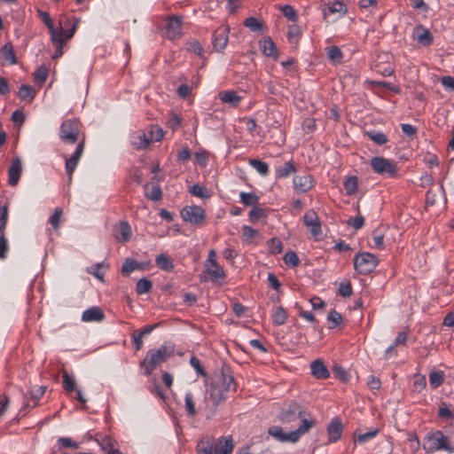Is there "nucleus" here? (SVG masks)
Segmentation results:
<instances>
[{"label":"nucleus","instance_id":"26","mask_svg":"<svg viewBox=\"0 0 454 454\" xmlns=\"http://www.w3.org/2000/svg\"><path fill=\"white\" fill-rule=\"evenodd\" d=\"M215 439L210 436L202 438L197 444L198 454H214Z\"/></svg>","mask_w":454,"mask_h":454},{"label":"nucleus","instance_id":"5","mask_svg":"<svg viewBox=\"0 0 454 454\" xmlns=\"http://www.w3.org/2000/svg\"><path fill=\"white\" fill-rule=\"evenodd\" d=\"M370 165L373 172L382 176L395 178L398 175L397 163L389 159L375 156L372 158Z\"/></svg>","mask_w":454,"mask_h":454},{"label":"nucleus","instance_id":"50","mask_svg":"<svg viewBox=\"0 0 454 454\" xmlns=\"http://www.w3.org/2000/svg\"><path fill=\"white\" fill-rule=\"evenodd\" d=\"M18 95H19L20 98H21V99H27V98L33 99L35 98V91L33 89V87L27 85V84H22L20 87Z\"/></svg>","mask_w":454,"mask_h":454},{"label":"nucleus","instance_id":"57","mask_svg":"<svg viewBox=\"0 0 454 454\" xmlns=\"http://www.w3.org/2000/svg\"><path fill=\"white\" fill-rule=\"evenodd\" d=\"M187 50L195 53L198 56L203 55V47L202 45L196 40H191L187 42Z\"/></svg>","mask_w":454,"mask_h":454},{"label":"nucleus","instance_id":"19","mask_svg":"<svg viewBox=\"0 0 454 454\" xmlns=\"http://www.w3.org/2000/svg\"><path fill=\"white\" fill-rule=\"evenodd\" d=\"M259 46L262 53L266 57L277 59L279 56L278 48L272 39L269 36L263 37L259 41Z\"/></svg>","mask_w":454,"mask_h":454},{"label":"nucleus","instance_id":"47","mask_svg":"<svg viewBox=\"0 0 454 454\" xmlns=\"http://www.w3.org/2000/svg\"><path fill=\"white\" fill-rule=\"evenodd\" d=\"M301 35V31L299 26L291 25L288 27L287 38L291 43H297Z\"/></svg>","mask_w":454,"mask_h":454},{"label":"nucleus","instance_id":"59","mask_svg":"<svg viewBox=\"0 0 454 454\" xmlns=\"http://www.w3.org/2000/svg\"><path fill=\"white\" fill-rule=\"evenodd\" d=\"M190 364L192 367L196 371V372L200 376H206L207 372L203 366L200 364V361L199 358H197L195 356H192L190 358Z\"/></svg>","mask_w":454,"mask_h":454},{"label":"nucleus","instance_id":"24","mask_svg":"<svg viewBox=\"0 0 454 454\" xmlns=\"http://www.w3.org/2000/svg\"><path fill=\"white\" fill-rule=\"evenodd\" d=\"M311 374L317 380H325L330 376V372L320 359H317L310 364Z\"/></svg>","mask_w":454,"mask_h":454},{"label":"nucleus","instance_id":"4","mask_svg":"<svg viewBox=\"0 0 454 454\" xmlns=\"http://www.w3.org/2000/svg\"><path fill=\"white\" fill-rule=\"evenodd\" d=\"M315 425L316 421L313 419H304L302 424L294 431L285 433L281 427L272 426L269 427L268 434L281 442H296L301 435L309 432Z\"/></svg>","mask_w":454,"mask_h":454},{"label":"nucleus","instance_id":"25","mask_svg":"<svg viewBox=\"0 0 454 454\" xmlns=\"http://www.w3.org/2000/svg\"><path fill=\"white\" fill-rule=\"evenodd\" d=\"M77 27V21L74 20V18H68L67 16H63L59 20V27L58 29V35L59 37H64V35L67 33V31H70L74 29V34L75 33Z\"/></svg>","mask_w":454,"mask_h":454},{"label":"nucleus","instance_id":"36","mask_svg":"<svg viewBox=\"0 0 454 454\" xmlns=\"http://www.w3.org/2000/svg\"><path fill=\"white\" fill-rule=\"evenodd\" d=\"M244 26L252 32L263 31L266 28L265 25L254 17L247 18L244 21Z\"/></svg>","mask_w":454,"mask_h":454},{"label":"nucleus","instance_id":"15","mask_svg":"<svg viewBox=\"0 0 454 454\" xmlns=\"http://www.w3.org/2000/svg\"><path fill=\"white\" fill-rule=\"evenodd\" d=\"M22 173V163L20 158L12 160L11 166L8 168V184L11 186H15L20 181Z\"/></svg>","mask_w":454,"mask_h":454},{"label":"nucleus","instance_id":"52","mask_svg":"<svg viewBox=\"0 0 454 454\" xmlns=\"http://www.w3.org/2000/svg\"><path fill=\"white\" fill-rule=\"evenodd\" d=\"M427 387V380L426 377L421 374H416L414 375V380H413V391L420 393L422 390H424Z\"/></svg>","mask_w":454,"mask_h":454},{"label":"nucleus","instance_id":"13","mask_svg":"<svg viewBox=\"0 0 454 454\" xmlns=\"http://www.w3.org/2000/svg\"><path fill=\"white\" fill-rule=\"evenodd\" d=\"M229 40L228 27H220L213 34V46L217 51H223Z\"/></svg>","mask_w":454,"mask_h":454},{"label":"nucleus","instance_id":"7","mask_svg":"<svg viewBox=\"0 0 454 454\" xmlns=\"http://www.w3.org/2000/svg\"><path fill=\"white\" fill-rule=\"evenodd\" d=\"M308 419L306 417L305 411L295 402L290 403L286 408L282 410L279 415V419L284 424L292 423L297 419H300L301 424H302V419Z\"/></svg>","mask_w":454,"mask_h":454},{"label":"nucleus","instance_id":"1","mask_svg":"<svg viewBox=\"0 0 454 454\" xmlns=\"http://www.w3.org/2000/svg\"><path fill=\"white\" fill-rule=\"evenodd\" d=\"M59 135L61 142L64 144L74 145L77 143L74 153L66 159L65 163L66 172L69 181H71L73 173L78 165L85 146L84 139L79 140L80 121L75 118L65 120L60 125Z\"/></svg>","mask_w":454,"mask_h":454},{"label":"nucleus","instance_id":"62","mask_svg":"<svg viewBox=\"0 0 454 454\" xmlns=\"http://www.w3.org/2000/svg\"><path fill=\"white\" fill-rule=\"evenodd\" d=\"M182 123V118L174 113H171L169 119L168 120V126L172 129H177Z\"/></svg>","mask_w":454,"mask_h":454},{"label":"nucleus","instance_id":"49","mask_svg":"<svg viewBox=\"0 0 454 454\" xmlns=\"http://www.w3.org/2000/svg\"><path fill=\"white\" fill-rule=\"evenodd\" d=\"M327 320L330 324L329 328L333 329L340 325L342 322V316L335 309H332L328 314Z\"/></svg>","mask_w":454,"mask_h":454},{"label":"nucleus","instance_id":"11","mask_svg":"<svg viewBox=\"0 0 454 454\" xmlns=\"http://www.w3.org/2000/svg\"><path fill=\"white\" fill-rule=\"evenodd\" d=\"M293 184L296 192L306 193L314 187L315 181L311 175L306 174L303 176H294L293 179Z\"/></svg>","mask_w":454,"mask_h":454},{"label":"nucleus","instance_id":"60","mask_svg":"<svg viewBox=\"0 0 454 454\" xmlns=\"http://www.w3.org/2000/svg\"><path fill=\"white\" fill-rule=\"evenodd\" d=\"M61 215H62V209L59 207H56L54 210V213L49 218V223L54 229H58L59 227Z\"/></svg>","mask_w":454,"mask_h":454},{"label":"nucleus","instance_id":"6","mask_svg":"<svg viewBox=\"0 0 454 454\" xmlns=\"http://www.w3.org/2000/svg\"><path fill=\"white\" fill-rule=\"evenodd\" d=\"M379 264L377 257L368 252L358 254L354 258L355 270L361 275L372 272Z\"/></svg>","mask_w":454,"mask_h":454},{"label":"nucleus","instance_id":"8","mask_svg":"<svg viewBox=\"0 0 454 454\" xmlns=\"http://www.w3.org/2000/svg\"><path fill=\"white\" fill-rule=\"evenodd\" d=\"M181 216L185 222L200 224L205 219V211L199 206L185 207L181 211Z\"/></svg>","mask_w":454,"mask_h":454},{"label":"nucleus","instance_id":"37","mask_svg":"<svg viewBox=\"0 0 454 454\" xmlns=\"http://www.w3.org/2000/svg\"><path fill=\"white\" fill-rule=\"evenodd\" d=\"M287 313L282 307H277L272 314V323L274 325H282L286 322Z\"/></svg>","mask_w":454,"mask_h":454},{"label":"nucleus","instance_id":"9","mask_svg":"<svg viewBox=\"0 0 454 454\" xmlns=\"http://www.w3.org/2000/svg\"><path fill=\"white\" fill-rule=\"evenodd\" d=\"M164 29L166 38L169 40L179 38L182 35V19L176 16H169Z\"/></svg>","mask_w":454,"mask_h":454},{"label":"nucleus","instance_id":"55","mask_svg":"<svg viewBox=\"0 0 454 454\" xmlns=\"http://www.w3.org/2000/svg\"><path fill=\"white\" fill-rule=\"evenodd\" d=\"M58 444H59L60 449L71 448V449L76 450V449L79 448V443L74 442V440H72L69 437H60V438H59Z\"/></svg>","mask_w":454,"mask_h":454},{"label":"nucleus","instance_id":"58","mask_svg":"<svg viewBox=\"0 0 454 454\" xmlns=\"http://www.w3.org/2000/svg\"><path fill=\"white\" fill-rule=\"evenodd\" d=\"M438 417L443 420H450L454 418L453 412L448 408V406L443 403L439 408Z\"/></svg>","mask_w":454,"mask_h":454},{"label":"nucleus","instance_id":"32","mask_svg":"<svg viewBox=\"0 0 454 454\" xmlns=\"http://www.w3.org/2000/svg\"><path fill=\"white\" fill-rule=\"evenodd\" d=\"M98 442L101 450H104L106 454L112 453L113 451L119 449L117 447V442L108 436L103 437L101 440H98Z\"/></svg>","mask_w":454,"mask_h":454},{"label":"nucleus","instance_id":"35","mask_svg":"<svg viewBox=\"0 0 454 454\" xmlns=\"http://www.w3.org/2000/svg\"><path fill=\"white\" fill-rule=\"evenodd\" d=\"M37 14L47 27L51 37H53L54 35H58V29L54 27L52 19L51 18L50 14L41 10H38Z\"/></svg>","mask_w":454,"mask_h":454},{"label":"nucleus","instance_id":"54","mask_svg":"<svg viewBox=\"0 0 454 454\" xmlns=\"http://www.w3.org/2000/svg\"><path fill=\"white\" fill-rule=\"evenodd\" d=\"M190 192L193 196H196V197L200 198V199H207L210 196L208 192L207 191V189L202 187V186H200L198 184H193L192 186L190 187Z\"/></svg>","mask_w":454,"mask_h":454},{"label":"nucleus","instance_id":"43","mask_svg":"<svg viewBox=\"0 0 454 454\" xmlns=\"http://www.w3.org/2000/svg\"><path fill=\"white\" fill-rule=\"evenodd\" d=\"M220 385L225 392L236 391V382L231 375L223 373L222 382Z\"/></svg>","mask_w":454,"mask_h":454},{"label":"nucleus","instance_id":"22","mask_svg":"<svg viewBox=\"0 0 454 454\" xmlns=\"http://www.w3.org/2000/svg\"><path fill=\"white\" fill-rule=\"evenodd\" d=\"M413 36L419 43L423 46H429L433 43V35L431 32L422 25L416 26L413 30Z\"/></svg>","mask_w":454,"mask_h":454},{"label":"nucleus","instance_id":"27","mask_svg":"<svg viewBox=\"0 0 454 454\" xmlns=\"http://www.w3.org/2000/svg\"><path fill=\"white\" fill-rule=\"evenodd\" d=\"M219 98L222 102L229 104L231 106L236 107L241 101L242 97L238 95L234 90H224L219 93Z\"/></svg>","mask_w":454,"mask_h":454},{"label":"nucleus","instance_id":"46","mask_svg":"<svg viewBox=\"0 0 454 454\" xmlns=\"http://www.w3.org/2000/svg\"><path fill=\"white\" fill-rule=\"evenodd\" d=\"M149 185L146 184L145 185V197L150 199L151 200L157 201L160 200L162 197V192L159 185H153L150 192H147Z\"/></svg>","mask_w":454,"mask_h":454},{"label":"nucleus","instance_id":"51","mask_svg":"<svg viewBox=\"0 0 454 454\" xmlns=\"http://www.w3.org/2000/svg\"><path fill=\"white\" fill-rule=\"evenodd\" d=\"M283 250V244L278 238H272L269 240V252L271 254H281Z\"/></svg>","mask_w":454,"mask_h":454},{"label":"nucleus","instance_id":"48","mask_svg":"<svg viewBox=\"0 0 454 454\" xmlns=\"http://www.w3.org/2000/svg\"><path fill=\"white\" fill-rule=\"evenodd\" d=\"M367 137L379 145H385L387 143V137L382 132L368 131L366 132Z\"/></svg>","mask_w":454,"mask_h":454},{"label":"nucleus","instance_id":"30","mask_svg":"<svg viewBox=\"0 0 454 454\" xmlns=\"http://www.w3.org/2000/svg\"><path fill=\"white\" fill-rule=\"evenodd\" d=\"M0 52H1V55H2V58L8 61L10 64H16L17 63V59H16V54H15V51L13 50V46H12V43L8 42L6 43L0 50Z\"/></svg>","mask_w":454,"mask_h":454},{"label":"nucleus","instance_id":"10","mask_svg":"<svg viewBox=\"0 0 454 454\" xmlns=\"http://www.w3.org/2000/svg\"><path fill=\"white\" fill-rule=\"evenodd\" d=\"M303 223L305 226L309 229L310 233L315 238H317L322 234L321 223L317 213L313 209L305 213L303 216Z\"/></svg>","mask_w":454,"mask_h":454},{"label":"nucleus","instance_id":"23","mask_svg":"<svg viewBox=\"0 0 454 454\" xmlns=\"http://www.w3.org/2000/svg\"><path fill=\"white\" fill-rule=\"evenodd\" d=\"M105 319V314L100 307L94 306L84 310L82 315L83 322H101Z\"/></svg>","mask_w":454,"mask_h":454},{"label":"nucleus","instance_id":"29","mask_svg":"<svg viewBox=\"0 0 454 454\" xmlns=\"http://www.w3.org/2000/svg\"><path fill=\"white\" fill-rule=\"evenodd\" d=\"M157 267L164 271L170 272L174 269L173 260L165 254H160L155 258Z\"/></svg>","mask_w":454,"mask_h":454},{"label":"nucleus","instance_id":"44","mask_svg":"<svg viewBox=\"0 0 454 454\" xmlns=\"http://www.w3.org/2000/svg\"><path fill=\"white\" fill-rule=\"evenodd\" d=\"M327 57L330 60L335 63H340L342 60V52L338 46H330L326 48Z\"/></svg>","mask_w":454,"mask_h":454},{"label":"nucleus","instance_id":"31","mask_svg":"<svg viewBox=\"0 0 454 454\" xmlns=\"http://www.w3.org/2000/svg\"><path fill=\"white\" fill-rule=\"evenodd\" d=\"M296 172V168L294 163L290 160L284 163L283 166H280L276 170V177L277 178H286L289 176L291 174Z\"/></svg>","mask_w":454,"mask_h":454},{"label":"nucleus","instance_id":"21","mask_svg":"<svg viewBox=\"0 0 454 454\" xmlns=\"http://www.w3.org/2000/svg\"><path fill=\"white\" fill-rule=\"evenodd\" d=\"M74 36V29L67 31V33L64 35V37H59V35H56L53 37H51V43L55 46V53L52 56L53 59H59L63 55V46L66 42L70 40Z\"/></svg>","mask_w":454,"mask_h":454},{"label":"nucleus","instance_id":"2","mask_svg":"<svg viewBox=\"0 0 454 454\" xmlns=\"http://www.w3.org/2000/svg\"><path fill=\"white\" fill-rule=\"evenodd\" d=\"M174 356V348L161 345L157 349H149L145 357L140 362L139 365L143 370V374L150 376L156 367L166 362Z\"/></svg>","mask_w":454,"mask_h":454},{"label":"nucleus","instance_id":"61","mask_svg":"<svg viewBox=\"0 0 454 454\" xmlns=\"http://www.w3.org/2000/svg\"><path fill=\"white\" fill-rule=\"evenodd\" d=\"M34 75L36 82L43 83L48 77V68L45 66H41L37 68Z\"/></svg>","mask_w":454,"mask_h":454},{"label":"nucleus","instance_id":"53","mask_svg":"<svg viewBox=\"0 0 454 454\" xmlns=\"http://www.w3.org/2000/svg\"><path fill=\"white\" fill-rule=\"evenodd\" d=\"M285 263L290 267H297L300 263V259L296 253L294 251H288L285 254L283 258Z\"/></svg>","mask_w":454,"mask_h":454},{"label":"nucleus","instance_id":"12","mask_svg":"<svg viewBox=\"0 0 454 454\" xmlns=\"http://www.w3.org/2000/svg\"><path fill=\"white\" fill-rule=\"evenodd\" d=\"M113 235L118 242L126 243L129 241L132 235L129 223L127 221H121L115 224L113 229Z\"/></svg>","mask_w":454,"mask_h":454},{"label":"nucleus","instance_id":"42","mask_svg":"<svg viewBox=\"0 0 454 454\" xmlns=\"http://www.w3.org/2000/svg\"><path fill=\"white\" fill-rule=\"evenodd\" d=\"M358 178L356 176H348L343 183L344 189L348 195L354 194L357 190Z\"/></svg>","mask_w":454,"mask_h":454},{"label":"nucleus","instance_id":"39","mask_svg":"<svg viewBox=\"0 0 454 454\" xmlns=\"http://www.w3.org/2000/svg\"><path fill=\"white\" fill-rule=\"evenodd\" d=\"M444 381V372L442 371H434L429 373V384L434 389L439 387Z\"/></svg>","mask_w":454,"mask_h":454},{"label":"nucleus","instance_id":"38","mask_svg":"<svg viewBox=\"0 0 454 454\" xmlns=\"http://www.w3.org/2000/svg\"><path fill=\"white\" fill-rule=\"evenodd\" d=\"M249 165L251 167H253L254 169H256V171L263 176H266L269 175V166L266 162L259 160V159H250L249 160Z\"/></svg>","mask_w":454,"mask_h":454},{"label":"nucleus","instance_id":"33","mask_svg":"<svg viewBox=\"0 0 454 454\" xmlns=\"http://www.w3.org/2000/svg\"><path fill=\"white\" fill-rule=\"evenodd\" d=\"M207 273L210 276L213 281H218L225 278V273L222 266L218 262H214L207 269Z\"/></svg>","mask_w":454,"mask_h":454},{"label":"nucleus","instance_id":"63","mask_svg":"<svg viewBox=\"0 0 454 454\" xmlns=\"http://www.w3.org/2000/svg\"><path fill=\"white\" fill-rule=\"evenodd\" d=\"M280 10L283 15L292 21H295L297 20V15L294 9L291 5H284L280 7Z\"/></svg>","mask_w":454,"mask_h":454},{"label":"nucleus","instance_id":"18","mask_svg":"<svg viewBox=\"0 0 454 454\" xmlns=\"http://www.w3.org/2000/svg\"><path fill=\"white\" fill-rule=\"evenodd\" d=\"M209 399L215 407L224 403L226 400V392L223 389L220 383L213 382L210 385Z\"/></svg>","mask_w":454,"mask_h":454},{"label":"nucleus","instance_id":"41","mask_svg":"<svg viewBox=\"0 0 454 454\" xmlns=\"http://www.w3.org/2000/svg\"><path fill=\"white\" fill-rule=\"evenodd\" d=\"M240 202L245 206H256L259 203V197L254 192H240Z\"/></svg>","mask_w":454,"mask_h":454},{"label":"nucleus","instance_id":"56","mask_svg":"<svg viewBox=\"0 0 454 454\" xmlns=\"http://www.w3.org/2000/svg\"><path fill=\"white\" fill-rule=\"evenodd\" d=\"M328 11L331 13H340L345 14L347 12L346 5L340 1H335L328 6Z\"/></svg>","mask_w":454,"mask_h":454},{"label":"nucleus","instance_id":"40","mask_svg":"<svg viewBox=\"0 0 454 454\" xmlns=\"http://www.w3.org/2000/svg\"><path fill=\"white\" fill-rule=\"evenodd\" d=\"M140 263L131 258H127L121 267V274L122 276H129L134 270L139 269Z\"/></svg>","mask_w":454,"mask_h":454},{"label":"nucleus","instance_id":"20","mask_svg":"<svg viewBox=\"0 0 454 454\" xmlns=\"http://www.w3.org/2000/svg\"><path fill=\"white\" fill-rule=\"evenodd\" d=\"M234 448L231 436L215 440L214 454H231Z\"/></svg>","mask_w":454,"mask_h":454},{"label":"nucleus","instance_id":"28","mask_svg":"<svg viewBox=\"0 0 454 454\" xmlns=\"http://www.w3.org/2000/svg\"><path fill=\"white\" fill-rule=\"evenodd\" d=\"M150 144V139L147 137L145 133L137 131L131 137V145L137 150L146 148Z\"/></svg>","mask_w":454,"mask_h":454},{"label":"nucleus","instance_id":"64","mask_svg":"<svg viewBox=\"0 0 454 454\" xmlns=\"http://www.w3.org/2000/svg\"><path fill=\"white\" fill-rule=\"evenodd\" d=\"M258 235L257 230L245 225L242 227V238L244 240H250Z\"/></svg>","mask_w":454,"mask_h":454},{"label":"nucleus","instance_id":"34","mask_svg":"<svg viewBox=\"0 0 454 454\" xmlns=\"http://www.w3.org/2000/svg\"><path fill=\"white\" fill-rule=\"evenodd\" d=\"M184 408L188 417L193 418L197 414L194 396L192 392H187L184 395Z\"/></svg>","mask_w":454,"mask_h":454},{"label":"nucleus","instance_id":"14","mask_svg":"<svg viewBox=\"0 0 454 454\" xmlns=\"http://www.w3.org/2000/svg\"><path fill=\"white\" fill-rule=\"evenodd\" d=\"M326 431L329 438V442H338L340 439L343 432V425L340 419L338 418H333L327 426Z\"/></svg>","mask_w":454,"mask_h":454},{"label":"nucleus","instance_id":"17","mask_svg":"<svg viewBox=\"0 0 454 454\" xmlns=\"http://www.w3.org/2000/svg\"><path fill=\"white\" fill-rule=\"evenodd\" d=\"M45 392L44 387H39L36 389L31 390L28 394L24 395V403L22 410H26L27 408H34L38 404L39 400L43 395Z\"/></svg>","mask_w":454,"mask_h":454},{"label":"nucleus","instance_id":"45","mask_svg":"<svg viewBox=\"0 0 454 454\" xmlns=\"http://www.w3.org/2000/svg\"><path fill=\"white\" fill-rule=\"evenodd\" d=\"M152 287V281L145 278H143L137 282L136 291L138 294H144L149 293Z\"/></svg>","mask_w":454,"mask_h":454},{"label":"nucleus","instance_id":"3","mask_svg":"<svg viewBox=\"0 0 454 454\" xmlns=\"http://www.w3.org/2000/svg\"><path fill=\"white\" fill-rule=\"evenodd\" d=\"M423 449L429 454L436 451L454 453V446L451 444L449 436L445 435L441 430H431L425 435Z\"/></svg>","mask_w":454,"mask_h":454},{"label":"nucleus","instance_id":"16","mask_svg":"<svg viewBox=\"0 0 454 454\" xmlns=\"http://www.w3.org/2000/svg\"><path fill=\"white\" fill-rule=\"evenodd\" d=\"M62 386L66 392L71 393L73 391H76V400L84 404L86 403V399L83 397L82 391L80 389L75 388V381L72 376H70L67 372H64L62 374Z\"/></svg>","mask_w":454,"mask_h":454}]
</instances>
